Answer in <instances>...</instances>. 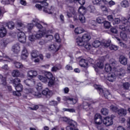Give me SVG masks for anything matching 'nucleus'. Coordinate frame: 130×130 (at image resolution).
<instances>
[{"label": "nucleus", "instance_id": "1", "mask_svg": "<svg viewBox=\"0 0 130 130\" xmlns=\"http://www.w3.org/2000/svg\"><path fill=\"white\" fill-rule=\"evenodd\" d=\"M90 39H91L90 35L87 34H85L82 38L80 37L77 38L76 40V44L78 46H82V47H84L86 49L87 51H91L93 52L95 48L99 47L100 46L102 45V46L107 48L109 46L110 43H111V40H103L102 43L99 41V40H95L92 43V45L93 46L92 47L91 44L88 43V41H89Z\"/></svg>", "mask_w": 130, "mask_h": 130}, {"label": "nucleus", "instance_id": "2", "mask_svg": "<svg viewBox=\"0 0 130 130\" xmlns=\"http://www.w3.org/2000/svg\"><path fill=\"white\" fill-rule=\"evenodd\" d=\"M34 27V23H28L27 25L26 23H22V22L17 23V25L16 26V29H17V32H12L10 33V35L12 37H15L17 35V38L18 41L21 43H25L26 42V34L24 31L21 30L27 29V33L29 34L28 40L29 41H34L36 39L35 35H34V32H32V29Z\"/></svg>", "mask_w": 130, "mask_h": 130}, {"label": "nucleus", "instance_id": "3", "mask_svg": "<svg viewBox=\"0 0 130 130\" xmlns=\"http://www.w3.org/2000/svg\"><path fill=\"white\" fill-rule=\"evenodd\" d=\"M36 88L38 92L34 91L33 89H31L30 87H26L23 90V97H24V98H27V97H32V95H33L37 98H40L42 94L39 92H40V91L42 90V88H43L42 84H41V83H38L36 85Z\"/></svg>", "mask_w": 130, "mask_h": 130}, {"label": "nucleus", "instance_id": "4", "mask_svg": "<svg viewBox=\"0 0 130 130\" xmlns=\"http://www.w3.org/2000/svg\"><path fill=\"white\" fill-rule=\"evenodd\" d=\"M105 71L106 73L112 72V73H109L107 77V80L109 82H113L116 79V62L113 61L110 63H106L105 66Z\"/></svg>", "mask_w": 130, "mask_h": 130}, {"label": "nucleus", "instance_id": "5", "mask_svg": "<svg viewBox=\"0 0 130 130\" xmlns=\"http://www.w3.org/2000/svg\"><path fill=\"white\" fill-rule=\"evenodd\" d=\"M45 76L46 77L42 75H39L38 78L43 83H45V84H47V83H48V86L49 87H52V86H53L54 85L59 84V81L57 80L56 81H55V79L53 78V75L51 73L45 72Z\"/></svg>", "mask_w": 130, "mask_h": 130}, {"label": "nucleus", "instance_id": "6", "mask_svg": "<svg viewBox=\"0 0 130 130\" xmlns=\"http://www.w3.org/2000/svg\"><path fill=\"white\" fill-rule=\"evenodd\" d=\"M32 23L34 25L36 26L38 29H39V31L37 32L36 31L34 32V35H35L36 38H37V39H39L42 37H43L45 35V31H46V29H43V26L42 25H45L46 26H47V24L43 22H41L37 18L34 19L32 20Z\"/></svg>", "mask_w": 130, "mask_h": 130}, {"label": "nucleus", "instance_id": "7", "mask_svg": "<svg viewBox=\"0 0 130 130\" xmlns=\"http://www.w3.org/2000/svg\"><path fill=\"white\" fill-rule=\"evenodd\" d=\"M76 3H79V5L81 6L78 9L79 19L81 23H85L86 22V18L84 15L86 14V8L83 6L85 5L86 0H75L74 3L76 4Z\"/></svg>", "mask_w": 130, "mask_h": 130}, {"label": "nucleus", "instance_id": "8", "mask_svg": "<svg viewBox=\"0 0 130 130\" xmlns=\"http://www.w3.org/2000/svg\"><path fill=\"white\" fill-rule=\"evenodd\" d=\"M46 0H44L41 2V5L39 4H36V7L37 8V9H38L39 11H41V10H43V12H44L45 13H47L48 14H54L55 15V9H54V8H53V7L52 6L48 8V3H46Z\"/></svg>", "mask_w": 130, "mask_h": 130}, {"label": "nucleus", "instance_id": "9", "mask_svg": "<svg viewBox=\"0 0 130 130\" xmlns=\"http://www.w3.org/2000/svg\"><path fill=\"white\" fill-rule=\"evenodd\" d=\"M93 87L99 92L100 96L105 97L106 99L112 98V95L110 94L109 91L106 88H103V86L101 85L94 84Z\"/></svg>", "mask_w": 130, "mask_h": 130}, {"label": "nucleus", "instance_id": "10", "mask_svg": "<svg viewBox=\"0 0 130 130\" xmlns=\"http://www.w3.org/2000/svg\"><path fill=\"white\" fill-rule=\"evenodd\" d=\"M95 103V101H93L91 99L89 98L85 99L83 101L82 105L78 106V109H84L86 111L92 110L91 104Z\"/></svg>", "mask_w": 130, "mask_h": 130}, {"label": "nucleus", "instance_id": "11", "mask_svg": "<svg viewBox=\"0 0 130 130\" xmlns=\"http://www.w3.org/2000/svg\"><path fill=\"white\" fill-rule=\"evenodd\" d=\"M59 121H64L69 124V126L66 127V130H75L76 129V127H77V122L73 120L69 119L67 117H60Z\"/></svg>", "mask_w": 130, "mask_h": 130}, {"label": "nucleus", "instance_id": "12", "mask_svg": "<svg viewBox=\"0 0 130 130\" xmlns=\"http://www.w3.org/2000/svg\"><path fill=\"white\" fill-rule=\"evenodd\" d=\"M67 9L69 10V12H67V16L68 18L73 17L74 20L77 21V20H78V16H77V14L76 13V11H75V9H74V8H73V7H68Z\"/></svg>", "mask_w": 130, "mask_h": 130}, {"label": "nucleus", "instance_id": "13", "mask_svg": "<svg viewBox=\"0 0 130 130\" xmlns=\"http://www.w3.org/2000/svg\"><path fill=\"white\" fill-rule=\"evenodd\" d=\"M94 121L96 126H97L98 128L101 126L103 120H102V116L100 114L96 113L95 114Z\"/></svg>", "mask_w": 130, "mask_h": 130}, {"label": "nucleus", "instance_id": "14", "mask_svg": "<svg viewBox=\"0 0 130 130\" xmlns=\"http://www.w3.org/2000/svg\"><path fill=\"white\" fill-rule=\"evenodd\" d=\"M16 91H13V94L14 96H21V92L23 91V85L21 84H18L17 85L14 86Z\"/></svg>", "mask_w": 130, "mask_h": 130}, {"label": "nucleus", "instance_id": "15", "mask_svg": "<svg viewBox=\"0 0 130 130\" xmlns=\"http://www.w3.org/2000/svg\"><path fill=\"white\" fill-rule=\"evenodd\" d=\"M103 123L106 126H110L113 124V118L112 117H106L103 120Z\"/></svg>", "mask_w": 130, "mask_h": 130}, {"label": "nucleus", "instance_id": "16", "mask_svg": "<svg viewBox=\"0 0 130 130\" xmlns=\"http://www.w3.org/2000/svg\"><path fill=\"white\" fill-rule=\"evenodd\" d=\"M79 60V64L81 68H88V60L84 59L82 56L78 58Z\"/></svg>", "mask_w": 130, "mask_h": 130}, {"label": "nucleus", "instance_id": "17", "mask_svg": "<svg viewBox=\"0 0 130 130\" xmlns=\"http://www.w3.org/2000/svg\"><path fill=\"white\" fill-rule=\"evenodd\" d=\"M62 100L66 102H70L71 104L74 105L76 104L78 102V98H76L75 99L71 98L70 96H64L62 97Z\"/></svg>", "mask_w": 130, "mask_h": 130}, {"label": "nucleus", "instance_id": "18", "mask_svg": "<svg viewBox=\"0 0 130 130\" xmlns=\"http://www.w3.org/2000/svg\"><path fill=\"white\" fill-rule=\"evenodd\" d=\"M103 59L102 61H100L96 63L98 67H94V71L98 74L99 73V69H103L104 68V64H103V61L105 60L104 57H103Z\"/></svg>", "mask_w": 130, "mask_h": 130}, {"label": "nucleus", "instance_id": "19", "mask_svg": "<svg viewBox=\"0 0 130 130\" xmlns=\"http://www.w3.org/2000/svg\"><path fill=\"white\" fill-rule=\"evenodd\" d=\"M60 45H57L55 44H52L49 46V50L53 51V52H57L59 49L60 48Z\"/></svg>", "mask_w": 130, "mask_h": 130}, {"label": "nucleus", "instance_id": "20", "mask_svg": "<svg viewBox=\"0 0 130 130\" xmlns=\"http://www.w3.org/2000/svg\"><path fill=\"white\" fill-rule=\"evenodd\" d=\"M42 93L43 95L46 96L47 98H50L52 95H53V92L51 90H49V89L46 88L44 90L42 91Z\"/></svg>", "mask_w": 130, "mask_h": 130}, {"label": "nucleus", "instance_id": "21", "mask_svg": "<svg viewBox=\"0 0 130 130\" xmlns=\"http://www.w3.org/2000/svg\"><path fill=\"white\" fill-rule=\"evenodd\" d=\"M12 76L14 78H24L25 75L22 73H20V72L18 70H13L12 73Z\"/></svg>", "mask_w": 130, "mask_h": 130}, {"label": "nucleus", "instance_id": "22", "mask_svg": "<svg viewBox=\"0 0 130 130\" xmlns=\"http://www.w3.org/2000/svg\"><path fill=\"white\" fill-rule=\"evenodd\" d=\"M92 2L93 5H101V4L108 5L109 0H92Z\"/></svg>", "mask_w": 130, "mask_h": 130}, {"label": "nucleus", "instance_id": "23", "mask_svg": "<svg viewBox=\"0 0 130 130\" xmlns=\"http://www.w3.org/2000/svg\"><path fill=\"white\" fill-rule=\"evenodd\" d=\"M21 47H20L19 43L15 44L12 47V51H13L14 53H19Z\"/></svg>", "mask_w": 130, "mask_h": 130}, {"label": "nucleus", "instance_id": "24", "mask_svg": "<svg viewBox=\"0 0 130 130\" xmlns=\"http://www.w3.org/2000/svg\"><path fill=\"white\" fill-rule=\"evenodd\" d=\"M28 55H29V53L27 51V49H26V48L25 47H23V49L22 51V54H21L22 59H23V60H25V59H26L27 57H28Z\"/></svg>", "mask_w": 130, "mask_h": 130}, {"label": "nucleus", "instance_id": "25", "mask_svg": "<svg viewBox=\"0 0 130 130\" xmlns=\"http://www.w3.org/2000/svg\"><path fill=\"white\" fill-rule=\"evenodd\" d=\"M52 32L53 31L52 30H49L47 31L46 29L45 35H46V38H47L48 41H50V40H52V39H53V36L49 35L52 34Z\"/></svg>", "mask_w": 130, "mask_h": 130}, {"label": "nucleus", "instance_id": "26", "mask_svg": "<svg viewBox=\"0 0 130 130\" xmlns=\"http://www.w3.org/2000/svg\"><path fill=\"white\" fill-rule=\"evenodd\" d=\"M42 112H44V113L48 114V115H52L53 114L52 111L50 110L49 108H46L45 107H42Z\"/></svg>", "mask_w": 130, "mask_h": 130}, {"label": "nucleus", "instance_id": "27", "mask_svg": "<svg viewBox=\"0 0 130 130\" xmlns=\"http://www.w3.org/2000/svg\"><path fill=\"white\" fill-rule=\"evenodd\" d=\"M119 60L121 64L124 66L127 64V59L124 56H120Z\"/></svg>", "mask_w": 130, "mask_h": 130}, {"label": "nucleus", "instance_id": "28", "mask_svg": "<svg viewBox=\"0 0 130 130\" xmlns=\"http://www.w3.org/2000/svg\"><path fill=\"white\" fill-rule=\"evenodd\" d=\"M36 76H37V72H36V71L31 70L27 73V77H28V78H34V77H36Z\"/></svg>", "mask_w": 130, "mask_h": 130}, {"label": "nucleus", "instance_id": "29", "mask_svg": "<svg viewBox=\"0 0 130 130\" xmlns=\"http://www.w3.org/2000/svg\"><path fill=\"white\" fill-rule=\"evenodd\" d=\"M91 26L90 28L91 30H96L97 29V22L95 20H90L89 22Z\"/></svg>", "mask_w": 130, "mask_h": 130}, {"label": "nucleus", "instance_id": "30", "mask_svg": "<svg viewBox=\"0 0 130 130\" xmlns=\"http://www.w3.org/2000/svg\"><path fill=\"white\" fill-rule=\"evenodd\" d=\"M117 112L120 116H125L126 115V110L124 109L121 108L118 110Z\"/></svg>", "mask_w": 130, "mask_h": 130}, {"label": "nucleus", "instance_id": "31", "mask_svg": "<svg viewBox=\"0 0 130 130\" xmlns=\"http://www.w3.org/2000/svg\"><path fill=\"white\" fill-rule=\"evenodd\" d=\"M119 29H120L122 31H126L127 32H130V26L129 25H122L119 26Z\"/></svg>", "mask_w": 130, "mask_h": 130}, {"label": "nucleus", "instance_id": "32", "mask_svg": "<svg viewBox=\"0 0 130 130\" xmlns=\"http://www.w3.org/2000/svg\"><path fill=\"white\" fill-rule=\"evenodd\" d=\"M121 19L122 23L124 25H129L130 24V22L128 21V20H129V19H130V16L127 19H126L125 17H124L123 16H121Z\"/></svg>", "mask_w": 130, "mask_h": 130}, {"label": "nucleus", "instance_id": "33", "mask_svg": "<svg viewBox=\"0 0 130 130\" xmlns=\"http://www.w3.org/2000/svg\"><path fill=\"white\" fill-rule=\"evenodd\" d=\"M62 69V66L60 64H57L56 66H54L52 69V72H56L59 70Z\"/></svg>", "mask_w": 130, "mask_h": 130}, {"label": "nucleus", "instance_id": "34", "mask_svg": "<svg viewBox=\"0 0 130 130\" xmlns=\"http://www.w3.org/2000/svg\"><path fill=\"white\" fill-rule=\"evenodd\" d=\"M5 35H7V29L5 27H2L0 29V37L3 38Z\"/></svg>", "mask_w": 130, "mask_h": 130}, {"label": "nucleus", "instance_id": "35", "mask_svg": "<svg viewBox=\"0 0 130 130\" xmlns=\"http://www.w3.org/2000/svg\"><path fill=\"white\" fill-rule=\"evenodd\" d=\"M84 32V29L81 27H78L75 29L74 32L75 34H82Z\"/></svg>", "mask_w": 130, "mask_h": 130}, {"label": "nucleus", "instance_id": "36", "mask_svg": "<svg viewBox=\"0 0 130 130\" xmlns=\"http://www.w3.org/2000/svg\"><path fill=\"white\" fill-rule=\"evenodd\" d=\"M121 6L122 8H128L129 7V2L124 0L121 3Z\"/></svg>", "mask_w": 130, "mask_h": 130}, {"label": "nucleus", "instance_id": "37", "mask_svg": "<svg viewBox=\"0 0 130 130\" xmlns=\"http://www.w3.org/2000/svg\"><path fill=\"white\" fill-rule=\"evenodd\" d=\"M120 36L122 40H124V41H127V35H126V34L124 31H121Z\"/></svg>", "mask_w": 130, "mask_h": 130}, {"label": "nucleus", "instance_id": "38", "mask_svg": "<svg viewBox=\"0 0 130 130\" xmlns=\"http://www.w3.org/2000/svg\"><path fill=\"white\" fill-rule=\"evenodd\" d=\"M24 82V83L26 84V85L28 86V87L31 86V85L30 84H31V83H33L34 85H35V84H36V81L34 80L32 81L31 80L29 79L25 80Z\"/></svg>", "mask_w": 130, "mask_h": 130}, {"label": "nucleus", "instance_id": "39", "mask_svg": "<svg viewBox=\"0 0 130 130\" xmlns=\"http://www.w3.org/2000/svg\"><path fill=\"white\" fill-rule=\"evenodd\" d=\"M0 80H1L2 85H4V86L7 85V77H4L2 75L0 74Z\"/></svg>", "mask_w": 130, "mask_h": 130}, {"label": "nucleus", "instance_id": "40", "mask_svg": "<svg viewBox=\"0 0 130 130\" xmlns=\"http://www.w3.org/2000/svg\"><path fill=\"white\" fill-rule=\"evenodd\" d=\"M8 29H13L15 27V23L13 22L10 21L7 24Z\"/></svg>", "mask_w": 130, "mask_h": 130}, {"label": "nucleus", "instance_id": "41", "mask_svg": "<svg viewBox=\"0 0 130 130\" xmlns=\"http://www.w3.org/2000/svg\"><path fill=\"white\" fill-rule=\"evenodd\" d=\"M104 27L105 28V29H109L110 27H111V24H110V22L107 21H104Z\"/></svg>", "mask_w": 130, "mask_h": 130}, {"label": "nucleus", "instance_id": "42", "mask_svg": "<svg viewBox=\"0 0 130 130\" xmlns=\"http://www.w3.org/2000/svg\"><path fill=\"white\" fill-rule=\"evenodd\" d=\"M87 10L90 12V13H95L96 12V9L95 8V7L92 5H90L87 7Z\"/></svg>", "mask_w": 130, "mask_h": 130}, {"label": "nucleus", "instance_id": "43", "mask_svg": "<svg viewBox=\"0 0 130 130\" xmlns=\"http://www.w3.org/2000/svg\"><path fill=\"white\" fill-rule=\"evenodd\" d=\"M63 111H67V112H70V113H74V112H76V110L74 108L72 109H68L66 108H63L62 109Z\"/></svg>", "mask_w": 130, "mask_h": 130}, {"label": "nucleus", "instance_id": "44", "mask_svg": "<svg viewBox=\"0 0 130 130\" xmlns=\"http://www.w3.org/2000/svg\"><path fill=\"white\" fill-rule=\"evenodd\" d=\"M21 82V80H20V79L19 78H16L13 80V84L14 87L15 86H17L18 85V84H20V83Z\"/></svg>", "mask_w": 130, "mask_h": 130}, {"label": "nucleus", "instance_id": "45", "mask_svg": "<svg viewBox=\"0 0 130 130\" xmlns=\"http://www.w3.org/2000/svg\"><path fill=\"white\" fill-rule=\"evenodd\" d=\"M14 66L15 67H16L17 69H23L24 66L22 63L19 62H14Z\"/></svg>", "mask_w": 130, "mask_h": 130}, {"label": "nucleus", "instance_id": "46", "mask_svg": "<svg viewBox=\"0 0 130 130\" xmlns=\"http://www.w3.org/2000/svg\"><path fill=\"white\" fill-rule=\"evenodd\" d=\"M101 112L103 115H107L109 111L106 108H103L102 109Z\"/></svg>", "mask_w": 130, "mask_h": 130}, {"label": "nucleus", "instance_id": "47", "mask_svg": "<svg viewBox=\"0 0 130 130\" xmlns=\"http://www.w3.org/2000/svg\"><path fill=\"white\" fill-rule=\"evenodd\" d=\"M31 57L32 58H36L38 56V51L37 50H34L31 53Z\"/></svg>", "mask_w": 130, "mask_h": 130}, {"label": "nucleus", "instance_id": "48", "mask_svg": "<svg viewBox=\"0 0 130 130\" xmlns=\"http://www.w3.org/2000/svg\"><path fill=\"white\" fill-rule=\"evenodd\" d=\"M110 109L112 110V111H113V112H117L118 111V108L116 107V106H114L113 105H112L110 107Z\"/></svg>", "mask_w": 130, "mask_h": 130}, {"label": "nucleus", "instance_id": "49", "mask_svg": "<svg viewBox=\"0 0 130 130\" xmlns=\"http://www.w3.org/2000/svg\"><path fill=\"white\" fill-rule=\"evenodd\" d=\"M109 46L110 49L111 50H117V49H118V47L115 45H110L108 46Z\"/></svg>", "mask_w": 130, "mask_h": 130}, {"label": "nucleus", "instance_id": "50", "mask_svg": "<svg viewBox=\"0 0 130 130\" xmlns=\"http://www.w3.org/2000/svg\"><path fill=\"white\" fill-rule=\"evenodd\" d=\"M54 38L56 40V42H58V43H60L61 40H60V38L59 37V35H58V34H56L55 35Z\"/></svg>", "mask_w": 130, "mask_h": 130}, {"label": "nucleus", "instance_id": "51", "mask_svg": "<svg viewBox=\"0 0 130 130\" xmlns=\"http://www.w3.org/2000/svg\"><path fill=\"white\" fill-rule=\"evenodd\" d=\"M117 41L119 42V44L121 47H123V48H126V45L121 42H120V39L118 38H116Z\"/></svg>", "mask_w": 130, "mask_h": 130}, {"label": "nucleus", "instance_id": "52", "mask_svg": "<svg viewBox=\"0 0 130 130\" xmlns=\"http://www.w3.org/2000/svg\"><path fill=\"white\" fill-rule=\"evenodd\" d=\"M100 9L102 11V12H108V9L105 5H100Z\"/></svg>", "mask_w": 130, "mask_h": 130}, {"label": "nucleus", "instance_id": "53", "mask_svg": "<svg viewBox=\"0 0 130 130\" xmlns=\"http://www.w3.org/2000/svg\"><path fill=\"white\" fill-rule=\"evenodd\" d=\"M120 19L118 18H115L113 21V25H115V24H119L120 23Z\"/></svg>", "mask_w": 130, "mask_h": 130}, {"label": "nucleus", "instance_id": "54", "mask_svg": "<svg viewBox=\"0 0 130 130\" xmlns=\"http://www.w3.org/2000/svg\"><path fill=\"white\" fill-rule=\"evenodd\" d=\"M96 22H98L99 24H101L102 23H104V19H103V17H99L98 18H96Z\"/></svg>", "mask_w": 130, "mask_h": 130}, {"label": "nucleus", "instance_id": "55", "mask_svg": "<svg viewBox=\"0 0 130 130\" xmlns=\"http://www.w3.org/2000/svg\"><path fill=\"white\" fill-rule=\"evenodd\" d=\"M49 105H51L52 106H55L58 104L57 101H51L49 102Z\"/></svg>", "mask_w": 130, "mask_h": 130}, {"label": "nucleus", "instance_id": "56", "mask_svg": "<svg viewBox=\"0 0 130 130\" xmlns=\"http://www.w3.org/2000/svg\"><path fill=\"white\" fill-rule=\"evenodd\" d=\"M108 5H109V6L110 8H111V7H113V6H115V2L111 0L109 1V2L108 3Z\"/></svg>", "mask_w": 130, "mask_h": 130}, {"label": "nucleus", "instance_id": "57", "mask_svg": "<svg viewBox=\"0 0 130 130\" xmlns=\"http://www.w3.org/2000/svg\"><path fill=\"white\" fill-rule=\"evenodd\" d=\"M3 5H10L11 4V2L10 0H2L1 2Z\"/></svg>", "mask_w": 130, "mask_h": 130}, {"label": "nucleus", "instance_id": "58", "mask_svg": "<svg viewBox=\"0 0 130 130\" xmlns=\"http://www.w3.org/2000/svg\"><path fill=\"white\" fill-rule=\"evenodd\" d=\"M123 87L124 89H125L126 90H127L128 88H129V83L126 82L123 84Z\"/></svg>", "mask_w": 130, "mask_h": 130}, {"label": "nucleus", "instance_id": "59", "mask_svg": "<svg viewBox=\"0 0 130 130\" xmlns=\"http://www.w3.org/2000/svg\"><path fill=\"white\" fill-rule=\"evenodd\" d=\"M7 46V43L5 42H2L0 44V48L3 49Z\"/></svg>", "mask_w": 130, "mask_h": 130}, {"label": "nucleus", "instance_id": "60", "mask_svg": "<svg viewBox=\"0 0 130 130\" xmlns=\"http://www.w3.org/2000/svg\"><path fill=\"white\" fill-rule=\"evenodd\" d=\"M110 31L112 33H114V34H117V29L115 27H112L110 29Z\"/></svg>", "mask_w": 130, "mask_h": 130}, {"label": "nucleus", "instance_id": "61", "mask_svg": "<svg viewBox=\"0 0 130 130\" xmlns=\"http://www.w3.org/2000/svg\"><path fill=\"white\" fill-rule=\"evenodd\" d=\"M107 19L108 21H110V22H113L114 20L113 19V16L112 15H108L107 16Z\"/></svg>", "mask_w": 130, "mask_h": 130}, {"label": "nucleus", "instance_id": "62", "mask_svg": "<svg viewBox=\"0 0 130 130\" xmlns=\"http://www.w3.org/2000/svg\"><path fill=\"white\" fill-rule=\"evenodd\" d=\"M66 70H67V71H72L73 67L70 64H68L66 67Z\"/></svg>", "mask_w": 130, "mask_h": 130}, {"label": "nucleus", "instance_id": "63", "mask_svg": "<svg viewBox=\"0 0 130 130\" xmlns=\"http://www.w3.org/2000/svg\"><path fill=\"white\" fill-rule=\"evenodd\" d=\"M63 91L65 94H68V93L70 92V89L69 88V87H65L63 88Z\"/></svg>", "mask_w": 130, "mask_h": 130}, {"label": "nucleus", "instance_id": "64", "mask_svg": "<svg viewBox=\"0 0 130 130\" xmlns=\"http://www.w3.org/2000/svg\"><path fill=\"white\" fill-rule=\"evenodd\" d=\"M60 20L62 24H63V23H64V17L63 16V15H62V14H61L60 15Z\"/></svg>", "mask_w": 130, "mask_h": 130}]
</instances>
